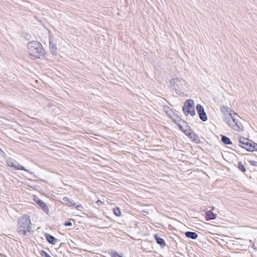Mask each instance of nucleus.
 <instances>
[{"instance_id": "f257e3e1", "label": "nucleus", "mask_w": 257, "mask_h": 257, "mask_svg": "<svg viewBox=\"0 0 257 257\" xmlns=\"http://www.w3.org/2000/svg\"><path fill=\"white\" fill-rule=\"evenodd\" d=\"M31 222L30 216L24 215L19 218L17 224V232L20 235L28 236L31 230Z\"/></svg>"}, {"instance_id": "f03ea898", "label": "nucleus", "mask_w": 257, "mask_h": 257, "mask_svg": "<svg viewBox=\"0 0 257 257\" xmlns=\"http://www.w3.org/2000/svg\"><path fill=\"white\" fill-rule=\"evenodd\" d=\"M27 47L30 54L37 58H40L45 54L43 46L38 41H33L29 42Z\"/></svg>"}, {"instance_id": "7ed1b4c3", "label": "nucleus", "mask_w": 257, "mask_h": 257, "mask_svg": "<svg viewBox=\"0 0 257 257\" xmlns=\"http://www.w3.org/2000/svg\"><path fill=\"white\" fill-rule=\"evenodd\" d=\"M235 115L232 113H229L230 118L226 121L228 125L233 128L234 130L238 132L242 131L243 130V126L239 119L235 118Z\"/></svg>"}, {"instance_id": "20e7f679", "label": "nucleus", "mask_w": 257, "mask_h": 257, "mask_svg": "<svg viewBox=\"0 0 257 257\" xmlns=\"http://www.w3.org/2000/svg\"><path fill=\"white\" fill-rule=\"evenodd\" d=\"M183 111L186 116L190 114L194 116L196 114L194 108V101L192 99H188L185 101L183 106Z\"/></svg>"}, {"instance_id": "39448f33", "label": "nucleus", "mask_w": 257, "mask_h": 257, "mask_svg": "<svg viewBox=\"0 0 257 257\" xmlns=\"http://www.w3.org/2000/svg\"><path fill=\"white\" fill-rule=\"evenodd\" d=\"M220 110L224 115L223 120L225 122H226V121H227L228 119L230 118V116H229V113H232L233 115H237L236 113L234 112L229 107L225 105L221 106L220 108Z\"/></svg>"}, {"instance_id": "423d86ee", "label": "nucleus", "mask_w": 257, "mask_h": 257, "mask_svg": "<svg viewBox=\"0 0 257 257\" xmlns=\"http://www.w3.org/2000/svg\"><path fill=\"white\" fill-rule=\"evenodd\" d=\"M49 48L51 54L53 55H56L57 54V47L55 38L52 36H49Z\"/></svg>"}, {"instance_id": "0eeeda50", "label": "nucleus", "mask_w": 257, "mask_h": 257, "mask_svg": "<svg viewBox=\"0 0 257 257\" xmlns=\"http://www.w3.org/2000/svg\"><path fill=\"white\" fill-rule=\"evenodd\" d=\"M196 108L200 119L203 121H206L207 120V116L203 107L201 104H198L196 105Z\"/></svg>"}, {"instance_id": "6e6552de", "label": "nucleus", "mask_w": 257, "mask_h": 257, "mask_svg": "<svg viewBox=\"0 0 257 257\" xmlns=\"http://www.w3.org/2000/svg\"><path fill=\"white\" fill-rule=\"evenodd\" d=\"M251 141L249 139L244 138H240L239 141V146L241 147L242 148L245 149L247 151L248 150V147H249V144H250Z\"/></svg>"}, {"instance_id": "1a4fd4ad", "label": "nucleus", "mask_w": 257, "mask_h": 257, "mask_svg": "<svg viewBox=\"0 0 257 257\" xmlns=\"http://www.w3.org/2000/svg\"><path fill=\"white\" fill-rule=\"evenodd\" d=\"M35 200L37 202V204L43 209V210L48 214L49 212V209L46 204L43 201L40 200L38 198L37 200L35 199Z\"/></svg>"}, {"instance_id": "9d476101", "label": "nucleus", "mask_w": 257, "mask_h": 257, "mask_svg": "<svg viewBox=\"0 0 257 257\" xmlns=\"http://www.w3.org/2000/svg\"><path fill=\"white\" fill-rule=\"evenodd\" d=\"M154 238L157 243L161 247H164L166 245V243L164 239L160 237L157 234H154Z\"/></svg>"}, {"instance_id": "9b49d317", "label": "nucleus", "mask_w": 257, "mask_h": 257, "mask_svg": "<svg viewBox=\"0 0 257 257\" xmlns=\"http://www.w3.org/2000/svg\"><path fill=\"white\" fill-rule=\"evenodd\" d=\"M217 215L214 213L211 210L206 212L205 219L207 221L214 219L216 218Z\"/></svg>"}, {"instance_id": "f8f14e48", "label": "nucleus", "mask_w": 257, "mask_h": 257, "mask_svg": "<svg viewBox=\"0 0 257 257\" xmlns=\"http://www.w3.org/2000/svg\"><path fill=\"white\" fill-rule=\"evenodd\" d=\"M192 140V141L196 144L200 143V139L197 135L193 132H190L186 134Z\"/></svg>"}, {"instance_id": "ddd939ff", "label": "nucleus", "mask_w": 257, "mask_h": 257, "mask_svg": "<svg viewBox=\"0 0 257 257\" xmlns=\"http://www.w3.org/2000/svg\"><path fill=\"white\" fill-rule=\"evenodd\" d=\"M173 121L178 126V127L181 129V130L184 132H185V130L183 128V126L180 124L181 121V119L178 117V116L175 115V116H174L172 118Z\"/></svg>"}, {"instance_id": "4468645a", "label": "nucleus", "mask_w": 257, "mask_h": 257, "mask_svg": "<svg viewBox=\"0 0 257 257\" xmlns=\"http://www.w3.org/2000/svg\"><path fill=\"white\" fill-rule=\"evenodd\" d=\"M46 238L47 241L52 244H55L57 241V239L52 235L46 233L45 234Z\"/></svg>"}, {"instance_id": "2eb2a0df", "label": "nucleus", "mask_w": 257, "mask_h": 257, "mask_svg": "<svg viewBox=\"0 0 257 257\" xmlns=\"http://www.w3.org/2000/svg\"><path fill=\"white\" fill-rule=\"evenodd\" d=\"M185 234L186 237L192 239H195L198 236L196 232L193 231H186Z\"/></svg>"}, {"instance_id": "dca6fc26", "label": "nucleus", "mask_w": 257, "mask_h": 257, "mask_svg": "<svg viewBox=\"0 0 257 257\" xmlns=\"http://www.w3.org/2000/svg\"><path fill=\"white\" fill-rule=\"evenodd\" d=\"M164 110L170 118H172L174 116H175V114L173 112V111L169 106H165Z\"/></svg>"}, {"instance_id": "f3484780", "label": "nucleus", "mask_w": 257, "mask_h": 257, "mask_svg": "<svg viewBox=\"0 0 257 257\" xmlns=\"http://www.w3.org/2000/svg\"><path fill=\"white\" fill-rule=\"evenodd\" d=\"M254 151H257V144L251 141L250 144H249L248 151L252 152Z\"/></svg>"}, {"instance_id": "a211bd4d", "label": "nucleus", "mask_w": 257, "mask_h": 257, "mask_svg": "<svg viewBox=\"0 0 257 257\" xmlns=\"http://www.w3.org/2000/svg\"><path fill=\"white\" fill-rule=\"evenodd\" d=\"M221 141L225 145H230L232 142L228 137L222 136L221 137Z\"/></svg>"}, {"instance_id": "6ab92c4d", "label": "nucleus", "mask_w": 257, "mask_h": 257, "mask_svg": "<svg viewBox=\"0 0 257 257\" xmlns=\"http://www.w3.org/2000/svg\"><path fill=\"white\" fill-rule=\"evenodd\" d=\"M15 162H16V161H14L12 158H9L6 161L7 165L8 166L12 167H14V166L15 165Z\"/></svg>"}, {"instance_id": "aec40b11", "label": "nucleus", "mask_w": 257, "mask_h": 257, "mask_svg": "<svg viewBox=\"0 0 257 257\" xmlns=\"http://www.w3.org/2000/svg\"><path fill=\"white\" fill-rule=\"evenodd\" d=\"M15 165L14 166V168L16 170H24L25 171H27V170L22 165L18 163L17 162H15Z\"/></svg>"}, {"instance_id": "412c9836", "label": "nucleus", "mask_w": 257, "mask_h": 257, "mask_svg": "<svg viewBox=\"0 0 257 257\" xmlns=\"http://www.w3.org/2000/svg\"><path fill=\"white\" fill-rule=\"evenodd\" d=\"M113 213L116 216H120L121 215V211L118 207H115L113 210Z\"/></svg>"}, {"instance_id": "4be33fe9", "label": "nucleus", "mask_w": 257, "mask_h": 257, "mask_svg": "<svg viewBox=\"0 0 257 257\" xmlns=\"http://www.w3.org/2000/svg\"><path fill=\"white\" fill-rule=\"evenodd\" d=\"M238 167L242 172H245L246 171L245 167L240 162L238 163Z\"/></svg>"}, {"instance_id": "5701e85b", "label": "nucleus", "mask_w": 257, "mask_h": 257, "mask_svg": "<svg viewBox=\"0 0 257 257\" xmlns=\"http://www.w3.org/2000/svg\"><path fill=\"white\" fill-rule=\"evenodd\" d=\"M41 254L45 257H51L45 250H42Z\"/></svg>"}, {"instance_id": "b1692460", "label": "nucleus", "mask_w": 257, "mask_h": 257, "mask_svg": "<svg viewBox=\"0 0 257 257\" xmlns=\"http://www.w3.org/2000/svg\"><path fill=\"white\" fill-rule=\"evenodd\" d=\"M112 257H122V255H119L116 251H114L112 252Z\"/></svg>"}, {"instance_id": "393cba45", "label": "nucleus", "mask_w": 257, "mask_h": 257, "mask_svg": "<svg viewBox=\"0 0 257 257\" xmlns=\"http://www.w3.org/2000/svg\"><path fill=\"white\" fill-rule=\"evenodd\" d=\"M179 81V78H173V79H172L170 81V83H175L176 82H178Z\"/></svg>"}, {"instance_id": "a878e982", "label": "nucleus", "mask_w": 257, "mask_h": 257, "mask_svg": "<svg viewBox=\"0 0 257 257\" xmlns=\"http://www.w3.org/2000/svg\"><path fill=\"white\" fill-rule=\"evenodd\" d=\"M248 162L251 165L257 166V162L254 161H249Z\"/></svg>"}, {"instance_id": "bb28decb", "label": "nucleus", "mask_w": 257, "mask_h": 257, "mask_svg": "<svg viewBox=\"0 0 257 257\" xmlns=\"http://www.w3.org/2000/svg\"><path fill=\"white\" fill-rule=\"evenodd\" d=\"M64 225L65 226H72V223L71 221H67L65 223H64Z\"/></svg>"}, {"instance_id": "cd10ccee", "label": "nucleus", "mask_w": 257, "mask_h": 257, "mask_svg": "<svg viewBox=\"0 0 257 257\" xmlns=\"http://www.w3.org/2000/svg\"><path fill=\"white\" fill-rule=\"evenodd\" d=\"M96 203L98 205H100L101 204L103 203L102 202H101L100 200H97Z\"/></svg>"}]
</instances>
